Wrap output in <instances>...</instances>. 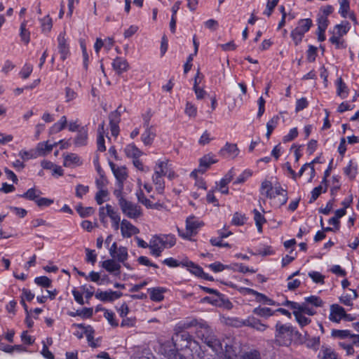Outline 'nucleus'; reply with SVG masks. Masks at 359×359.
Returning <instances> with one entry per match:
<instances>
[{
  "label": "nucleus",
  "mask_w": 359,
  "mask_h": 359,
  "mask_svg": "<svg viewBox=\"0 0 359 359\" xmlns=\"http://www.w3.org/2000/svg\"><path fill=\"white\" fill-rule=\"evenodd\" d=\"M275 327V339L280 346H288L294 338L299 339L301 336L299 331L290 324L278 322Z\"/></svg>",
  "instance_id": "f257e3e1"
},
{
  "label": "nucleus",
  "mask_w": 359,
  "mask_h": 359,
  "mask_svg": "<svg viewBox=\"0 0 359 359\" xmlns=\"http://www.w3.org/2000/svg\"><path fill=\"white\" fill-rule=\"evenodd\" d=\"M176 239L172 234H159L150 239L151 254L156 257L161 256L165 248H170L175 245Z\"/></svg>",
  "instance_id": "f03ea898"
},
{
  "label": "nucleus",
  "mask_w": 359,
  "mask_h": 359,
  "mask_svg": "<svg viewBox=\"0 0 359 359\" xmlns=\"http://www.w3.org/2000/svg\"><path fill=\"white\" fill-rule=\"evenodd\" d=\"M196 334L215 353H219L222 351L224 340L221 341L217 338L208 326H200V329L196 331Z\"/></svg>",
  "instance_id": "7ed1b4c3"
},
{
  "label": "nucleus",
  "mask_w": 359,
  "mask_h": 359,
  "mask_svg": "<svg viewBox=\"0 0 359 359\" xmlns=\"http://www.w3.org/2000/svg\"><path fill=\"white\" fill-rule=\"evenodd\" d=\"M172 341L177 350L194 348L198 345L192 336L184 330L175 332L172 337Z\"/></svg>",
  "instance_id": "20e7f679"
},
{
  "label": "nucleus",
  "mask_w": 359,
  "mask_h": 359,
  "mask_svg": "<svg viewBox=\"0 0 359 359\" xmlns=\"http://www.w3.org/2000/svg\"><path fill=\"white\" fill-rule=\"evenodd\" d=\"M167 170V161H158L154 168V173L152 176V181L156 186V191L160 194H162L164 191L165 182L163 177L166 175Z\"/></svg>",
  "instance_id": "39448f33"
},
{
  "label": "nucleus",
  "mask_w": 359,
  "mask_h": 359,
  "mask_svg": "<svg viewBox=\"0 0 359 359\" xmlns=\"http://www.w3.org/2000/svg\"><path fill=\"white\" fill-rule=\"evenodd\" d=\"M313 26V21L311 18L300 19L297 22V27L291 32V37L296 46L302 41L304 34L309 32Z\"/></svg>",
  "instance_id": "423d86ee"
},
{
  "label": "nucleus",
  "mask_w": 359,
  "mask_h": 359,
  "mask_svg": "<svg viewBox=\"0 0 359 359\" xmlns=\"http://www.w3.org/2000/svg\"><path fill=\"white\" fill-rule=\"evenodd\" d=\"M204 225L203 222L197 219L194 215L186 219V232L177 228L179 236L184 239L191 240L193 235H196L198 229Z\"/></svg>",
  "instance_id": "0eeeda50"
},
{
  "label": "nucleus",
  "mask_w": 359,
  "mask_h": 359,
  "mask_svg": "<svg viewBox=\"0 0 359 359\" xmlns=\"http://www.w3.org/2000/svg\"><path fill=\"white\" fill-rule=\"evenodd\" d=\"M119 205L123 213L129 218L136 219L142 215L140 206L127 201L123 197L119 198Z\"/></svg>",
  "instance_id": "6e6552de"
},
{
  "label": "nucleus",
  "mask_w": 359,
  "mask_h": 359,
  "mask_svg": "<svg viewBox=\"0 0 359 359\" xmlns=\"http://www.w3.org/2000/svg\"><path fill=\"white\" fill-rule=\"evenodd\" d=\"M237 326H248L259 332H264L268 327L267 325L262 323L260 320L254 316H248L246 319L237 320Z\"/></svg>",
  "instance_id": "1a4fd4ad"
},
{
  "label": "nucleus",
  "mask_w": 359,
  "mask_h": 359,
  "mask_svg": "<svg viewBox=\"0 0 359 359\" xmlns=\"http://www.w3.org/2000/svg\"><path fill=\"white\" fill-rule=\"evenodd\" d=\"M345 315V309L337 304L330 306L329 320L334 323H339Z\"/></svg>",
  "instance_id": "9d476101"
},
{
  "label": "nucleus",
  "mask_w": 359,
  "mask_h": 359,
  "mask_svg": "<svg viewBox=\"0 0 359 359\" xmlns=\"http://www.w3.org/2000/svg\"><path fill=\"white\" fill-rule=\"evenodd\" d=\"M121 231L123 237L130 238L139 233V229L126 219H123L121 224Z\"/></svg>",
  "instance_id": "9b49d317"
},
{
  "label": "nucleus",
  "mask_w": 359,
  "mask_h": 359,
  "mask_svg": "<svg viewBox=\"0 0 359 359\" xmlns=\"http://www.w3.org/2000/svg\"><path fill=\"white\" fill-rule=\"evenodd\" d=\"M58 41V50L60 54V59L65 60L67 59L69 54V45L67 43V40L65 38V34L60 33L57 37Z\"/></svg>",
  "instance_id": "f8f14e48"
},
{
  "label": "nucleus",
  "mask_w": 359,
  "mask_h": 359,
  "mask_svg": "<svg viewBox=\"0 0 359 359\" xmlns=\"http://www.w3.org/2000/svg\"><path fill=\"white\" fill-rule=\"evenodd\" d=\"M101 266L109 273H113L115 276L120 274L121 265L113 258L103 261L101 263Z\"/></svg>",
  "instance_id": "ddd939ff"
},
{
  "label": "nucleus",
  "mask_w": 359,
  "mask_h": 359,
  "mask_svg": "<svg viewBox=\"0 0 359 359\" xmlns=\"http://www.w3.org/2000/svg\"><path fill=\"white\" fill-rule=\"evenodd\" d=\"M217 162V160L214 158V156L208 154L203 156L199 160L198 170L201 174L204 173L212 164Z\"/></svg>",
  "instance_id": "4468645a"
},
{
  "label": "nucleus",
  "mask_w": 359,
  "mask_h": 359,
  "mask_svg": "<svg viewBox=\"0 0 359 359\" xmlns=\"http://www.w3.org/2000/svg\"><path fill=\"white\" fill-rule=\"evenodd\" d=\"M112 67L114 71L120 75L128 69L129 65L123 57H116L112 62Z\"/></svg>",
  "instance_id": "2eb2a0df"
},
{
  "label": "nucleus",
  "mask_w": 359,
  "mask_h": 359,
  "mask_svg": "<svg viewBox=\"0 0 359 359\" xmlns=\"http://www.w3.org/2000/svg\"><path fill=\"white\" fill-rule=\"evenodd\" d=\"M166 290L165 288L161 287H151L147 290L151 300L156 302H160L164 299V293Z\"/></svg>",
  "instance_id": "dca6fc26"
},
{
  "label": "nucleus",
  "mask_w": 359,
  "mask_h": 359,
  "mask_svg": "<svg viewBox=\"0 0 359 359\" xmlns=\"http://www.w3.org/2000/svg\"><path fill=\"white\" fill-rule=\"evenodd\" d=\"M88 142V130L86 127H81L77 133V135L74 139V144L76 147H83Z\"/></svg>",
  "instance_id": "f3484780"
},
{
  "label": "nucleus",
  "mask_w": 359,
  "mask_h": 359,
  "mask_svg": "<svg viewBox=\"0 0 359 359\" xmlns=\"http://www.w3.org/2000/svg\"><path fill=\"white\" fill-rule=\"evenodd\" d=\"M106 210L107 215L109 216L111 219V226L114 229V230H118L119 228V222L121 220L120 216L116 211L114 210L111 205L109 204L106 205Z\"/></svg>",
  "instance_id": "a211bd4d"
},
{
  "label": "nucleus",
  "mask_w": 359,
  "mask_h": 359,
  "mask_svg": "<svg viewBox=\"0 0 359 359\" xmlns=\"http://www.w3.org/2000/svg\"><path fill=\"white\" fill-rule=\"evenodd\" d=\"M116 180L117 184L119 189H123V182L128 177V174L125 167H118L113 172Z\"/></svg>",
  "instance_id": "6ab92c4d"
},
{
  "label": "nucleus",
  "mask_w": 359,
  "mask_h": 359,
  "mask_svg": "<svg viewBox=\"0 0 359 359\" xmlns=\"http://www.w3.org/2000/svg\"><path fill=\"white\" fill-rule=\"evenodd\" d=\"M145 130L141 135V140L145 145H151L156 137L153 126L144 128Z\"/></svg>",
  "instance_id": "aec40b11"
},
{
  "label": "nucleus",
  "mask_w": 359,
  "mask_h": 359,
  "mask_svg": "<svg viewBox=\"0 0 359 359\" xmlns=\"http://www.w3.org/2000/svg\"><path fill=\"white\" fill-rule=\"evenodd\" d=\"M260 194L269 198H272L276 196L273 192L272 183L270 181L265 180L262 182Z\"/></svg>",
  "instance_id": "412c9836"
},
{
  "label": "nucleus",
  "mask_w": 359,
  "mask_h": 359,
  "mask_svg": "<svg viewBox=\"0 0 359 359\" xmlns=\"http://www.w3.org/2000/svg\"><path fill=\"white\" fill-rule=\"evenodd\" d=\"M182 264L196 276L202 277L204 274L203 269L191 261H185L182 262Z\"/></svg>",
  "instance_id": "4be33fe9"
},
{
  "label": "nucleus",
  "mask_w": 359,
  "mask_h": 359,
  "mask_svg": "<svg viewBox=\"0 0 359 359\" xmlns=\"http://www.w3.org/2000/svg\"><path fill=\"white\" fill-rule=\"evenodd\" d=\"M42 194L41 191L39 189H36L35 188L29 189L26 192L22 194H19L18 196L20 198H24L29 201H33L36 203L39 196Z\"/></svg>",
  "instance_id": "5701e85b"
},
{
  "label": "nucleus",
  "mask_w": 359,
  "mask_h": 359,
  "mask_svg": "<svg viewBox=\"0 0 359 359\" xmlns=\"http://www.w3.org/2000/svg\"><path fill=\"white\" fill-rule=\"evenodd\" d=\"M81 163L79 156L76 154H69L64 157L63 165L65 167H72Z\"/></svg>",
  "instance_id": "b1692460"
},
{
  "label": "nucleus",
  "mask_w": 359,
  "mask_h": 359,
  "mask_svg": "<svg viewBox=\"0 0 359 359\" xmlns=\"http://www.w3.org/2000/svg\"><path fill=\"white\" fill-rule=\"evenodd\" d=\"M57 145V142L53 144H49L48 142H39L36 147L37 156H44L47 153L52 151L54 146Z\"/></svg>",
  "instance_id": "393cba45"
},
{
  "label": "nucleus",
  "mask_w": 359,
  "mask_h": 359,
  "mask_svg": "<svg viewBox=\"0 0 359 359\" xmlns=\"http://www.w3.org/2000/svg\"><path fill=\"white\" fill-rule=\"evenodd\" d=\"M252 313L259 317L268 318L275 314V311L269 307L258 306L253 309Z\"/></svg>",
  "instance_id": "a878e982"
},
{
  "label": "nucleus",
  "mask_w": 359,
  "mask_h": 359,
  "mask_svg": "<svg viewBox=\"0 0 359 359\" xmlns=\"http://www.w3.org/2000/svg\"><path fill=\"white\" fill-rule=\"evenodd\" d=\"M124 151L128 157L133 159L138 158L142 155V151L134 144L127 145Z\"/></svg>",
  "instance_id": "bb28decb"
},
{
  "label": "nucleus",
  "mask_w": 359,
  "mask_h": 359,
  "mask_svg": "<svg viewBox=\"0 0 359 359\" xmlns=\"http://www.w3.org/2000/svg\"><path fill=\"white\" fill-rule=\"evenodd\" d=\"M93 314V308H83L81 310H77L76 311H70L68 315L72 317L81 316L83 318H89L92 317Z\"/></svg>",
  "instance_id": "cd10ccee"
},
{
  "label": "nucleus",
  "mask_w": 359,
  "mask_h": 359,
  "mask_svg": "<svg viewBox=\"0 0 359 359\" xmlns=\"http://www.w3.org/2000/svg\"><path fill=\"white\" fill-rule=\"evenodd\" d=\"M219 354L224 355L226 359H231L236 356V352L233 346L229 344L225 340L223 344V350L219 352Z\"/></svg>",
  "instance_id": "c85d7f7f"
},
{
  "label": "nucleus",
  "mask_w": 359,
  "mask_h": 359,
  "mask_svg": "<svg viewBox=\"0 0 359 359\" xmlns=\"http://www.w3.org/2000/svg\"><path fill=\"white\" fill-rule=\"evenodd\" d=\"M337 95L341 97L342 99L346 98L348 94V88L346 84L343 81L341 78H339L337 81Z\"/></svg>",
  "instance_id": "c756f323"
},
{
  "label": "nucleus",
  "mask_w": 359,
  "mask_h": 359,
  "mask_svg": "<svg viewBox=\"0 0 359 359\" xmlns=\"http://www.w3.org/2000/svg\"><path fill=\"white\" fill-rule=\"evenodd\" d=\"M255 300L257 302L262 303L271 306H280L279 303L276 302L273 299L269 298L265 294L257 291L255 295Z\"/></svg>",
  "instance_id": "7c9ffc66"
},
{
  "label": "nucleus",
  "mask_w": 359,
  "mask_h": 359,
  "mask_svg": "<svg viewBox=\"0 0 359 359\" xmlns=\"http://www.w3.org/2000/svg\"><path fill=\"white\" fill-rule=\"evenodd\" d=\"M27 24V21L24 20L20 27V36L25 44H28L30 41V32L26 28Z\"/></svg>",
  "instance_id": "2f4dec72"
},
{
  "label": "nucleus",
  "mask_w": 359,
  "mask_h": 359,
  "mask_svg": "<svg viewBox=\"0 0 359 359\" xmlns=\"http://www.w3.org/2000/svg\"><path fill=\"white\" fill-rule=\"evenodd\" d=\"M128 257V250L126 247L120 246L118 249V251L114 256L113 259L117 260L118 262H125L127 260Z\"/></svg>",
  "instance_id": "473e14b6"
},
{
  "label": "nucleus",
  "mask_w": 359,
  "mask_h": 359,
  "mask_svg": "<svg viewBox=\"0 0 359 359\" xmlns=\"http://www.w3.org/2000/svg\"><path fill=\"white\" fill-rule=\"evenodd\" d=\"M67 118L65 116H62L60 119L50 128V133H57L62 130L67 125Z\"/></svg>",
  "instance_id": "72a5a7b5"
},
{
  "label": "nucleus",
  "mask_w": 359,
  "mask_h": 359,
  "mask_svg": "<svg viewBox=\"0 0 359 359\" xmlns=\"http://www.w3.org/2000/svg\"><path fill=\"white\" fill-rule=\"evenodd\" d=\"M254 220L259 232L262 231V225L266 222V219L257 209L253 210Z\"/></svg>",
  "instance_id": "f704fd0d"
},
{
  "label": "nucleus",
  "mask_w": 359,
  "mask_h": 359,
  "mask_svg": "<svg viewBox=\"0 0 359 359\" xmlns=\"http://www.w3.org/2000/svg\"><path fill=\"white\" fill-rule=\"evenodd\" d=\"M308 304L305 302L302 304H298L297 308L296 311H294V312H299L300 313L303 314L306 313L309 316H313L316 314V311L308 306Z\"/></svg>",
  "instance_id": "c9c22d12"
},
{
  "label": "nucleus",
  "mask_w": 359,
  "mask_h": 359,
  "mask_svg": "<svg viewBox=\"0 0 359 359\" xmlns=\"http://www.w3.org/2000/svg\"><path fill=\"white\" fill-rule=\"evenodd\" d=\"M344 174L348 176L351 180H353L357 175V168L353 165V161L351 160L346 167L344 168Z\"/></svg>",
  "instance_id": "e433bc0d"
},
{
  "label": "nucleus",
  "mask_w": 359,
  "mask_h": 359,
  "mask_svg": "<svg viewBox=\"0 0 359 359\" xmlns=\"http://www.w3.org/2000/svg\"><path fill=\"white\" fill-rule=\"evenodd\" d=\"M306 303L316 307H322L324 302L318 296L311 295L304 298Z\"/></svg>",
  "instance_id": "4c0bfd02"
},
{
  "label": "nucleus",
  "mask_w": 359,
  "mask_h": 359,
  "mask_svg": "<svg viewBox=\"0 0 359 359\" xmlns=\"http://www.w3.org/2000/svg\"><path fill=\"white\" fill-rule=\"evenodd\" d=\"M293 315L295 317L297 322L302 328L309 325L311 322V320L310 318L304 316L299 312L293 311Z\"/></svg>",
  "instance_id": "58836bf2"
},
{
  "label": "nucleus",
  "mask_w": 359,
  "mask_h": 359,
  "mask_svg": "<svg viewBox=\"0 0 359 359\" xmlns=\"http://www.w3.org/2000/svg\"><path fill=\"white\" fill-rule=\"evenodd\" d=\"M325 186L324 189L323 186L320 184L316 187H315L311 191V196L309 201V203H313L319 197L322 192L325 193L327 191V184H325Z\"/></svg>",
  "instance_id": "ea45409f"
},
{
  "label": "nucleus",
  "mask_w": 359,
  "mask_h": 359,
  "mask_svg": "<svg viewBox=\"0 0 359 359\" xmlns=\"http://www.w3.org/2000/svg\"><path fill=\"white\" fill-rule=\"evenodd\" d=\"M246 220L247 217L245 215L236 212L233 215L231 224L236 226H242L246 222Z\"/></svg>",
  "instance_id": "a19ab883"
},
{
  "label": "nucleus",
  "mask_w": 359,
  "mask_h": 359,
  "mask_svg": "<svg viewBox=\"0 0 359 359\" xmlns=\"http://www.w3.org/2000/svg\"><path fill=\"white\" fill-rule=\"evenodd\" d=\"M334 28L337 29V34L339 36H343L348 32L350 24L348 22H342L341 24L337 25Z\"/></svg>",
  "instance_id": "79ce46f5"
},
{
  "label": "nucleus",
  "mask_w": 359,
  "mask_h": 359,
  "mask_svg": "<svg viewBox=\"0 0 359 359\" xmlns=\"http://www.w3.org/2000/svg\"><path fill=\"white\" fill-rule=\"evenodd\" d=\"M121 106H119L117 109L111 112L109 115V123H119L121 121Z\"/></svg>",
  "instance_id": "37998d69"
},
{
  "label": "nucleus",
  "mask_w": 359,
  "mask_h": 359,
  "mask_svg": "<svg viewBox=\"0 0 359 359\" xmlns=\"http://www.w3.org/2000/svg\"><path fill=\"white\" fill-rule=\"evenodd\" d=\"M331 335L336 338L346 339L351 337V331L348 330H332Z\"/></svg>",
  "instance_id": "c03bdc74"
},
{
  "label": "nucleus",
  "mask_w": 359,
  "mask_h": 359,
  "mask_svg": "<svg viewBox=\"0 0 359 359\" xmlns=\"http://www.w3.org/2000/svg\"><path fill=\"white\" fill-rule=\"evenodd\" d=\"M338 1L339 3V13L343 18H346L350 8L349 1L348 0H338Z\"/></svg>",
  "instance_id": "a18cd8bd"
},
{
  "label": "nucleus",
  "mask_w": 359,
  "mask_h": 359,
  "mask_svg": "<svg viewBox=\"0 0 359 359\" xmlns=\"http://www.w3.org/2000/svg\"><path fill=\"white\" fill-rule=\"evenodd\" d=\"M76 210L81 217H87L94 212V209L93 208H83L81 205L76 206Z\"/></svg>",
  "instance_id": "49530a36"
},
{
  "label": "nucleus",
  "mask_w": 359,
  "mask_h": 359,
  "mask_svg": "<svg viewBox=\"0 0 359 359\" xmlns=\"http://www.w3.org/2000/svg\"><path fill=\"white\" fill-rule=\"evenodd\" d=\"M184 112L189 117L194 118L197 115V107L191 102H187Z\"/></svg>",
  "instance_id": "de8ad7c7"
},
{
  "label": "nucleus",
  "mask_w": 359,
  "mask_h": 359,
  "mask_svg": "<svg viewBox=\"0 0 359 359\" xmlns=\"http://www.w3.org/2000/svg\"><path fill=\"white\" fill-rule=\"evenodd\" d=\"M34 283L43 287H50L51 286V280L47 276H39L34 279Z\"/></svg>",
  "instance_id": "09e8293b"
},
{
  "label": "nucleus",
  "mask_w": 359,
  "mask_h": 359,
  "mask_svg": "<svg viewBox=\"0 0 359 359\" xmlns=\"http://www.w3.org/2000/svg\"><path fill=\"white\" fill-rule=\"evenodd\" d=\"M111 292L109 291H97L95 294V297L96 299L101 300L102 302H112V297L111 296Z\"/></svg>",
  "instance_id": "8fccbe9b"
},
{
  "label": "nucleus",
  "mask_w": 359,
  "mask_h": 359,
  "mask_svg": "<svg viewBox=\"0 0 359 359\" xmlns=\"http://www.w3.org/2000/svg\"><path fill=\"white\" fill-rule=\"evenodd\" d=\"M329 20L326 16H321L318 15L317 18V24H318V29H327L329 25Z\"/></svg>",
  "instance_id": "3c124183"
},
{
  "label": "nucleus",
  "mask_w": 359,
  "mask_h": 359,
  "mask_svg": "<svg viewBox=\"0 0 359 359\" xmlns=\"http://www.w3.org/2000/svg\"><path fill=\"white\" fill-rule=\"evenodd\" d=\"M316 56H317V48L312 45H309V49L306 52L307 60L310 62H313L316 60Z\"/></svg>",
  "instance_id": "603ef678"
},
{
  "label": "nucleus",
  "mask_w": 359,
  "mask_h": 359,
  "mask_svg": "<svg viewBox=\"0 0 359 359\" xmlns=\"http://www.w3.org/2000/svg\"><path fill=\"white\" fill-rule=\"evenodd\" d=\"M32 70L33 66L30 64L26 63L20 72V75L22 79H26L30 76Z\"/></svg>",
  "instance_id": "864d4df0"
},
{
  "label": "nucleus",
  "mask_w": 359,
  "mask_h": 359,
  "mask_svg": "<svg viewBox=\"0 0 359 359\" xmlns=\"http://www.w3.org/2000/svg\"><path fill=\"white\" fill-rule=\"evenodd\" d=\"M309 276L316 283H324L325 276L318 271H311L309 273Z\"/></svg>",
  "instance_id": "5fc2aeb1"
},
{
  "label": "nucleus",
  "mask_w": 359,
  "mask_h": 359,
  "mask_svg": "<svg viewBox=\"0 0 359 359\" xmlns=\"http://www.w3.org/2000/svg\"><path fill=\"white\" fill-rule=\"evenodd\" d=\"M104 318L108 320L109 323L113 326V327H117L118 326V322L115 319V315L112 311H110L109 310H105V312L104 313Z\"/></svg>",
  "instance_id": "6e6d98bb"
},
{
  "label": "nucleus",
  "mask_w": 359,
  "mask_h": 359,
  "mask_svg": "<svg viewBox=\"0 0 359 359\" xmlns=\"http://www.w3.org/2000/svg\"><path fill=\"white\" fill-rule=\"evenodd\" d=\"M54 203V201L50 198H43L39 196L36 201V204L39 208L48 207Z\"/></svg>",
  "instance_id": "4d7b16f0"
},
{
  "label": "nucleus",
  "mask_w": 359,
  "mask_h": 359,
  "mask_svg": "<svg viewBox=\"0 0 359 359\" xmlns=\"http://www.w3.org/2000/svg\"><path fill=\"white\" fill-rule=\"evenodd\" d=\"M65 102H69L74 100V99H76L77 97V93L69 87H66L65 88Z\"/></svg>",
  "instance_id": "13d9d810"
},
{
  "label": "nucleus",
  "mask_w": 359,
  "mask_h": 359,
  "mask_svg": "<svg viewBox=\"0 0 359 359\" xmlns=\"http://www.w3.org/2000/svg\"><path fill=\"white\" fill-rule=\"evenodd\" d=\"M297 136H298L297 128H293L290 129V130L287 135H285L283 137V142L285 143L290 142V141L293 140L294 139H295Z\"/></svg>",
  "instance_id": "bf43d9fd"
},
{
  "label": "nucleus",
  "mask_w": 359,
  "mask_h": 359,
  "mask_svg": "<svg viewBox=\"0 0 359 359\" xmlns=\"http://www.w3.org/2000/svg\"><path fill=\"white\" fill-rule=\"evenodd\" d=\"M279 0L269 1L266 4V10L264 11V14L268 17L271 16L274 8L277 6Z\"/></svg>",
  "instance_id": "052dcab7"
},
{
  "label": "nucleus",
  "mask_w": 359,
  "mask_h": 359,
  "mask_svg": "<svg viewBox=\"0 0 359 359\" xmlns=\"http://www.w3.org/2000/svg\"><path fill=\"white\" fill-rule=\"evenodd\" d=\"M52 25V20L49 16H46L41 20V28L43 32L50 31Z\"/></svg>",
  "instance_id": "680f3d73"
},
{
  "label": "nucleus",
  "mask_w": 359,
  "mask_h": 359,
  "mask_svg": "<svg viewBox=\"0 0 359 359\" xmlns=\"http://www.w3.org/2000/svg\"><path fill=\"white\" fill-rule=\"evenodd\" d=\"M108 191L104 189H100L95 195V201L98 205L104 203V198L107 196Z\"/></svg>",
  "instance_id": "e2e57ef3"
},
{
  "label": "nucleus",
  "mask_w": 359,
  "mask_h": 359,
  "mask_svg": "<svg viewBox=\"0 0 359 359\" xmlns=\"http://www.w3.org/2000/svg\"><path fill=\"white\" fill-rule=\"evenodd\" d=\"M208 267L214 272L217 273L222 271L225 269H228L229 266L227 265H224L223 264L216 262L212 264H210Z\"/></svg>",
  "instance_id": "0e129e2a"
},
{
  "label": "nucleus",
  "mask_w": 359,
  "mask_h": 359,
  "mask_svg": "<svg viewBox=\"0 0 359 359\" xmlns=\"http://www.w3.org/2000/svg\"><path fill=\"white\" fill-rule=\"evenodd\" d=\"M309 105V102L305 97H302L300 99H298L296 102V107H295V111L297 112L300 111L305 108H306Z\"/></svg>",
  "instance_id": "69168bd1"
},
{
  "label": "nucleus",
  "mask_w": 359,
  "mask_h": 359,
  "mask_svg": "<svg viewBox=\"0 0 359 359\" xmlns=\"http://www.w3.org/2000/svg\"><path fill=\"white\" fill-rule=\"evenodd\" d=\"M88 191L89 187L88 186L78 184L76 187V196L81 198L83 195L88 192Z\"/></svg>",
  "instance_id": "338daca9"
},
{
  "label": "nucleus",
  "mask_w": 359,
  "mask_h": 359,
  "mask_svg": "<svg viewBox=\"0 0 359 359\" xmlns=\"http://www.w3.org/2000/svg\"><path fill=\"white\" fill-rule=\"evenodd\" d=\"M279 116H273L267 123H266V129L270 130H273L278 126L279 121Z\"/></svg>",
  "instance_id": "774afa93"
}]
</instances>
